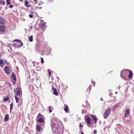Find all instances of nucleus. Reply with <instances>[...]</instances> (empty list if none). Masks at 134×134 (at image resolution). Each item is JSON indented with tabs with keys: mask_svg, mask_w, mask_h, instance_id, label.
<instances>
[{
	"mask_svg": "<svg viewBox=\"0 0 134 134\" xmlns=\"http://www.w3.org/2000/svg\"><path fill=\"white\" fill-rule=\"evenodd\" d=\"M129 70L128 69H125L123 70L121 73V77L122 78H124L126 77L129 73Z\"/></svg>",
	"mask_w": 134,
	"mask_h": 134,
	"instance_id": "nucleus-1",
	"label": "nucleus"
},
{
	"mask_svg": "<svg viewBox=\"0 0 134 134\" xmlns=\"http://www.w3.org/2000/svg\"><path fill=\"white\" fill-rule=\"evenodd\" d=\"M110 109L108 108L105 111L103 114V117L104 119L107 118L110 115Z\"/></svg>",
	"mask_w": 134,
	"mask_h": 134,
	"instance_id": "nucleus-2",
	"label": "nucleus"
},
{
	"mask_svg": "<svg viewBox=\"0 0 134 134\" xmlns=\"http://www.w3.org/2000/svg\"><path fill=\"white\" fill-rule=\"evenodd\" d=\"M41 125L40 124H37L36 127V131L38 132H40L41 130H42V129L41 128Z\"/></svg>",
	"mask_w": 134,
	"mask_h": 134,
	"instance_id": "nucleus-3",
	"label": "nucleus"
},
{
	"mask_svg": "<svg viewBox=\"0 0 134 134\" xmlns=\"http://www.w3.org/2000/svg\"><path fill=\"white\" fill-rule=\"evenodd\" d=\"M91 118L88 117H87L85 119V122L88 125H90L91 123Z\"/></svg>",
	"mask_w": 134,
	"mask_h": 134,
	"instance_id": "nucleus-4",
	"label": "nucleus"
},
{
	"mask_svg": "<svg viewBox=\"0 0 134 134\" xmlns=\"http://www.w3.org/2000/svg\"><path fill=\"white\" fill-rule=\"evenodd\" d=\"M24 4L25 6L28 8L30 7L31 5L29 4V1L27 0H25L24 1Z\"/></svg>",
	"mask_w": 134,
	"mask_h": 134,
	"instance_id": "nucleus-5",
	"label": "nucleus"
},
{
	"mask_svg": "<svg viewBox=\"0 0 134 134\" xmlns=\"http://www.w3.org/2000/svg\"><path fill=\"white\" fill-rule=\"evenodd\" d=\"M130 114V110L129 109H126L125 110V113L124 115L125 117H127Z\"/></svg>",
	"mask_w": 134,
	"mask_h": 134,
	"instance_id": "nucleus-6",
	"label": "nucleus"
},
{
	"mask_svg": "<svg viewBox=\"0 0 134 134\" xmlns=\"http://www.w3.org/2000/svg\"><path fill=\"white\" fill-rule=\"evenodd\" d=\"M5 28V27L2 25H0V31L4 32Z\"/></svg>",
	"mask_w": 134,
	"mask_h": 134,
	"instance_id": "nucleus-7",
	"label": "nucleus"
},
{
	"mask_svg": "<svg viewBox=\"0 0 134 134\" xmlns=\"http://www.w3.org/2000/svg\"><path fill=\"white\" fill-rule=\"evenodd\" d=\"M4 70L5 72L7 74H9L10 72L8 67L7 66L4 67Z\"/></svg>",
	"mask_w": 134,
	"mask_h": 134,
	"instance_id": "nucleus-8",
	"label": "nucleus"
},
{
	"mask_svg": "<svg viewBox=\"0 0 134 134\" xmlns=\"http://www.w3.org/2000/svg\"><path fill=\"white\" fill-rule=\"evenodd\" d=\"M43 118H39L37 119V121L38 122L40 123H42L43 122H44H44Z\"/></svg>",
	"mask_w": 134,
	"mask_h": 134,
	"instance_id": "nucleus-9",
	"label": "nucleus"
},
{
	"mask_svg": "<svg viewBox=\"0 0 134 134\" xmlns=\"http://www.w3.org/2000/svg\"><path fill=\"white\" fill-rule=\"evenodd\" d=\"M91 116L94 120L95 123H96L97 120V118H96V116L94 115H91Z\"/></svg>",
	"mask_w": 134,
	"mask_h": 134,
	"instance_id": "nucleus-10",
	"label": "nucleus"
},
{
	"mask_svg": "<svg viewBox=\"0 0 134 134\" xmlns=\"http://www.w3.org/2000/svg\"><path fill=\"white\" fill-rule=\"evenodd\" d=\"M20 43H21L19 45V46L16 45L15 44H13V46H15L17 48H20V47H21V46H22L23 45V43H22L21 41H20Z\"/></svg>",
	"mask_w": 134,
	"mask_h": 134,
	"instance_id": "nucleus-11",
	"label": "nucleus"
},
{
	"mask_svg": "<svg viewBox=\"0 0 134 134\" xmlns=\"http://www.w3.org/2000/svg\"><path fill=\"white\" fill-rule=\"evenodd\" d=\"M52 89L53 90V93L54 94L57 96L58 95V93L57 92V90L56 88H54L53 86H52Z\"/></svg>",
	"mask_w": 134,
	"mask_h": 134,
	"instance_id": "nucleus-12",
	"label": "nucleus"
},
{
	"mask_svg": "<svg viewBox=\"0 0 134 134\" xmlns=\"http://www.w3.org/2000/svg\"><path fill=\"white\" fill-rule=\"evenodd\" d=\"M129 75L128 77L129 78L131 79L133 76V74L132 71L129 70Z\"/></svg>",
	"mask_w": 134,
	"mask_h": 134,
	"instance_id": "nucleus-13",
	"label": "nucleus"
},
{
	"mask_svg": "<svg viewBox=\"0 0 134 134\" xmlns=\"http://www.w3.org/2000/svg\"><path fill=\"white\" fill-rule=\"evenodd\" d=\"M44 118V116L43 115L41 114V113H39L38 114L37 116L36 120H37L38 118Z\"/></svg>",
	"mask_w": 134,
	"mask_h": 134,
	"instance_id": "nucleus-14",
	"label": "nucleus"
},
{
	"mask_svg": "<svg viewBox=\"0 0 134 134\" xmlns=\"http://www.w3.org/2000/svg\"><path fill=\"white\" fill-rule=\"evenodd\" d=\"M4 64V63L3 62V60L0 59V65L2 68H3Z\"/></svg>",
	"mask_w": 134,
	"mask_h": 134,
	"instance_id": "nucleus-15",
	"label": "nucleus"
},
{
	"mask_svg": "<svg viewBox=\"0 0 134 134\" xmlns=\"http://www.w3.org/2000/svg\"><path fill=\"white\" fill-rule=\"evenodd\" d=\"M9 119V116L8 114H6L4 117V120L5 121H7Z\"/></svg>",
	"mask_w": 134,
	"mask_h": 134,
	"instance_id": "nucleus-16",
	"label": "nucleus"
},
{
	"mask_svg": "<svg viewBox=\"0 0 134 134\" xmlns=\"http://www.w3.org/2000/svg\"><path fill=\"white\" fill-rule=\"evenodd\" d=\"M65 107L64 109V110L66 112H67L69 110V107L67 105H65Z\"/></svg>",
	"mask_w": 134,
	"mask_h": 134,
	"instance_id": "nucleus-17",
	"label": "nucleus"
},
{
	"mask_svg": "<svg viewBox=\"0 0 134 134\" xmlns=\"http://www.w3.org/2000/svg\"><path fill=\"white\" fill-rule=\"evenodd\" d=\"M9 98H10L9 97H4L3 98V100L4 102H6L8 101L9 99Z\"/></svg>",
	"mask_w": 134,
	"mask_h": 134,
	"instance_id": "nucleus-18",
	"label": "nucleus"
},
{
	"mask_svg": "<svg viewBox=\"0 0 134 134\" xmlns=\"http://www.w3.org/2000/svg\"><path fill=\"white\" fill-rule=\"evenodd\" d=\"M15 98L16 103H18L19 102V100L20 99H19L18 98V97L16 95H15Z\"/></svg>",
	"mask_w": 134,
	"mask_h": 134,
	"instance_id": "nucleus-19",
	"label": "nucleus"
},
{
	"mask_svg": "<svg viewBox=\"0 0 134 134\" xmlns=\"http://www.w3.org/2000/svg\"><path fill=\"white\" fill-rule=\"evenodd\" d=\"M4 23V19L0 17V24H3Z\"/></svg>",
	"mask_w": 134,
	"mask_h": 134,
	"instance_id": "nucleus-20",
	"label": "nucleus"
},
{
	"mask_svg": "<svg viewBox=\"0 0 134 134\" xmlns=\"http://www.w3.org/2000/svg\"><path fill=\"white\" fill-rule=\"evenodd\" d=\"M12 76L13 78V80L15 81L16 80V78L15 74L14 73L12 74Z\"/></svg>",
	"mask_w": 134,
	"mask_h": 134,
	"instance_id": "nucleus-21",
	"label": "nucleus"
},
{
	"mask_svg": "<svg viewBox=\"0 0 134 134\" xmlns=\"http://www.w3.org/2000/svg\"><path fill=\"white\" fill-rule=\"evenodd\" d=\"M45 25L44 24H42L41 26V28L43 30H45Z\"/></svg>",
	"mask_w": 134,
	"mask_h": 134,
	"instance_id": "nucleus-22",
	"label": "nucleus"
},
{
	"mask_svg": "<svg viewBox=\"0 0 134 134\" xmlns=\"http://www.w3.org/2000/svg\"><path fill=\"white\" fill-rule=\"evenodd\" d=\"M1 4L2 5H4L5 4V2L4 1L1 0Z\"/></svg>",
	"mask_w": 134,
	"mask_h": 134,
	"instance_id": "nucleus-23",
	"label": "nucleus"
},
{
	"mask_svg": "<svg viewBox=\"0 0 134 134\" xmlns=\"http://www.w3.org/2000/svg\"><path fill=\"white\" fill-rule=\"evenodd\" d=\"M21 94L20 91H18L16 93V95H18V96H20Z\"/></svg>",
	"mask_w": 134,
	"mask_h": 134,
	"instance_id": "nucleus-24",
	"label": "nucleus"
},
{
	"mask_svg": "<svg viewBox=\"0 0 134 134\" xmlns=\"http://www.w3.org/2000/svg\"><path fill=\"white\" fill-rule=\"evenodd\" d=\"M33 36L31 35L30 36V37L29 38V40L30 42L32 41L33 40Z\"/></svg>",
	"mask_w": 134,
	"mask_h": 134,
	"instance_id": "nucleus-25",
	"label": "nucleus"
},
{
	"mask_svg": "<svg viewBox=\"0 0 134 134\" xmlns=\"http://www.w3.org/2000/svg\"><path fill=\"white\" fill-rule=\"evenodd\" d=\"M13 106V103H12L10 104V111H11L12 109Z\"/></svg>",
	"mask_w": 134,
	"mask_h": 134,
	"instance_id": "nucleus-26",
	"label": "nucleus"
},
{
	"mask_svg": "<svg viewBox=\"0 0 134 134\" xmlns=\"http://www.w3.org/2000/svg\"><path fill=\"white\" fill-rule=\"evenodd\" d=\"M10 0H7L6 2H7V5H9L10 4Z\"/></svg>",
	"mask_w": 134,
	"mask_h": 134,
	"instance_id": "nucleus-27",
	"label": "nucleus"
},
{
	"mask_svg": "<svg viewBox=\"0 0 134 134\" xmlns=\"http://www.w3.org/2000/svg\"><path fill=\"white\" fill-rule=\"evenodd\" d=\"M14 41L16 42H20V41H21L19 40H17V39H15L14 40Z\"/></svg>",
	"mask_w": 134,
	"mask_h": 134,
	"instance_id": "nucleus-28",
	"label": "nucleus"
},
{
	"mask_svg": "<svg viewBox=\"0 0 134 134\" xmlns=\"http://www.w3.org/2000/svg\"><path fill=\"white\" fill-rule=\"evenodd\" d=\"M13 7V4H11L9 6V8H11Z\"/></svg>",
	"mask_w": 134,
	"mask_h": 134,
	"instance_id": "nucleus-29",
	"label": "nucleus"
},
{
	"mask_svg": "<svg viewBox=\"0 0 134 134\" xmlns=\"http://www.w3.org/2000/svg\"><path fill=\"white\" fill-rule=\"evenodd\" d=\"M48 108L49 109V112L50 113H51L52 112V110L51 109V106H49L48 107Z\"/></svg>",
	"mask_w": 134,
	"mask_h": 134,
	"instance_id": "nucleus-30",
	"label": "nucleus"
},
{
	"mask_svg": "<svg viewBox=\"0 0 134 134\" xmlns=\"http://www.w3.org/2000/svg\"><path fill=\"white\" fill-rule=\"evenodd\" d=\"M41 63H42L44 62V60L43 58H41Z\"/></svg>",
	"mask_w": 134,
	"mask_h": 134,
	"instance_id": "nucleus-31",
	"label": "nucleus"
},
{
	"mask_svg": "<svg viewBox=\"0 0 134 134\" xmlns=\"http://www.w3.org/2000/svg\"><path fill=\"white\" fill-rule=\"evenodd\" d=\"M29 16L30 18H32L33 17V15L31 14H30L29 15Z\"/></svg>",
	"mask_w": 134,
	"mask_h": 134,
	"instance_id": "nucleus-32",
	"label": "nucleus"
},
{
	"mask_svg": "<svg viewBox=\"0 0 134 134\" xmlns=\"http://www.w3.org/2000/svg\"><path fill=\"white\" fill-rule=\"evenodd\" d=\"M97 130H95L94 131V134H96V133H97Z\"/></svg>",
	"mask_w": 134,
	"mask_h": 134,
	"instance_id": "nucleus-33",
	"label": "nucleus"
},
{
	"mask_svg": "<svg viewBox=\"0 0 134 134\" xmlns=\"http://www.w3.org/2000/svg\"><path fill=\"white\" fill-rule=\"evenodd\" d=\"M48 74H49V75H50L51 74V72L49 71H48Z\"/></svg>",
	"mask_w": 134,
	"mask_h": 134,
	"instance_id": "nucleus-34",
	"label": "nucleus"
},
{
	"mask_svg": "<svg viewBox=\"0 0 134 134\" xmlns=\"http://www.w3.org/2000/svg\"><path fill=\"white\" fill-rule=\"evenodd\" d=\"M34 1L35 2V4L37 3V2H36L37 0H34Z\"/></svg>",
	"mask_w": 134,
	"mask_h": 134,
	"instance_id": "nucleus-35",
	"label": "nucleus"
},
{
	"mask_svg": "<svg viewBox=\"0 0 134 134\" xmlns=\"http://www.w3.org/2000/svg\"><path fill=\"white\" fill-rule=\"evenodd\" d=\"M88 89L90 90H91V87H89L88 88Z\"/></svg>",
	"mask_w": 134,
	"mask_h": 134,
	"instance_id": "nucleus-36",
	"label": "nucleus"
},
{
	"mask_svg": "<svg viewBox=\"0 0 134 134\" xmlns=\"http://www.w3.org/2000/svg\"><path fill=\"white\" fill-rule=\"evenodd\" d=\"M83 126V125H80V126H79V127H82Z\"/></svg>",
	"mask_w": 134,
	"mask_h": 134,
	"instance_id": "nucleus-37",
	"label": "nucleus"
},
{
	"mask_svg": "<svg viewBox=\"0 0 134 134\" xmlns=\"http://www.w3.org/2000/svg\"><path fill=\"white\" fill-rule=\"evenodd\" d=\"M81 134H84V133L82 132L81 133Z\"/></svg>",
	"mask_w": 134,
	"mask_h": 134,
	"instance_id": "nucleus-38",
	"label": "nucleus"
},
{
	"mask_svg": "<svg viewBox=\"0 0 134 134\" xmlns=\"http://www.w3.org/2000/svg\"><path fill=\"white\" fill-rule=\"evenodd\" d=\"M20 1H23V0H19Z\"/></svg>",
	"mask_w": 134,
	"mask_h": 134,
	"instance_id": "nucleus-39",
	"label": "nucleus"
},
{
	"mask_svg": "<svg viewBox=\"0 0 134 134\" xmlns=\"http://www.w3.org/2000/svg\"><path fill=\"white\" fill-rule=\"evenodd\" d=\"M1 0H0V4H1Z\"/></svg>",
	"mask_w": 134,
	"mask_h": 134,
	"instance_id": "nucleus-40",
	"label": "nucleus"
},
{
	"mask_svg": "<svg viewBox=\"0 0 134 134\" xmlns=\"http://www.w3.org/2000/svg\"><path fill=\"white\" fill-rule=\"evenodd\" d=\"M1 54H0V57H1Z\"/></svg>",
	"mask_w": 134,
	"mask_h": 134,
	"instance_id": "nucleus-41",
	"label": "nucleus"
},
{
	"mask_svg": "<svg viewBox=\"0 0 134 134\" xmlns=\"http://www.w3.org/2000/svg\"><path fill=\"white\" fill-rule=\"evenodd\" d=\"M117 93V92H115V93H116V94Z\"/></svg>",
	"mask_w": 134,
	"mask_h": 134,
	"instance_id": "nucleus-42",
	"label": "nucleus"
}]
</instances>
